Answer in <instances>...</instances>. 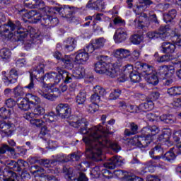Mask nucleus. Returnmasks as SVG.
<instances>
[{"label":"nucleus","instance_id":"obj_1","mask_svg":"<svg viewBox=\"0 0 181 181\" xmlns=\"http://www.w3.org/2000/svg\"><path fill=\"white\" fill-rule=\"evenodd\" d=\"M69 125L74 128H80L81 134H87L88 137H83V141L87 145L86 155L92 160L98 162L101 160L103 148H110L114 152H119L121 146L117 142H112L107 139L108 129L100 126L93 127L87 129L88 122L81 114L74 115L69 121Z\"/></svg>","mask_w":181,"mask_h":181},{"label":"nucleus","instance_id":"obj_2","mask_svg":"<svg viewBox=\"0 0 181 181\" xmlns=\"http://www.w3.org/2000/svg\"><path fill=\"white\" fill-rule=\"evenodd\" d=\"M2 32L3 33H9L10 35H12V32H17L21 39H25L28 37V33L33 35L35 28H33L32 26H28V28H23L21 21H16L12 22L10 21L7 24L3 25Z\"/></svg>","mask_w":181,"mask_h":181},{"label":"nucleus","instance_id":"obj_3","mask_svg":"<svg viewBox=\"0 0 181 181\" xmlns=\"http://www.w3.org/2000/svg\"><path fill=\"white\" fill-rule=\"evenodd\" d=\"M169 30L170 27L169 25L160 26L158 31H149L146 33V37L148 39H161L162 40H166L169 36Z\"/></svg>","mask_w":181,"mask_h":181},{"label":"nucleus","instance_id":"obj_4","mask_svg":"<svg viewBox=\"0 0 181 181\" xmlns=\"http://www.w3.org/2000/svg\"><path fill=\"white\" fill-rule=\"evenodd\" d=\"M63 173L66 175V179L67 181H88V178L83 173H79V176L77 178L76 174H74V170L69 165H64L62 169Z\"/></svg>","mask_w":181,"mask_h":181},{"label":"nucleus","instance_id":"obj_5","mask_svg":"<svg viewBox=\"0 0 181 181\" xmlns=\"http://www.w3.org/2000/svg\"><path fill=\"white\" fill-rule=\"evenodd\" d=\"M52 11H54V13H58V15H60L62 18L68 19L69 22H72L74 7H70L69 6H63L61 7L54 6L52 7Z\"/></svg>","mask_w":181,"mask_h":181},{"label":"nucleus","instance_id":"obj_6","mask_svg":"<svg viewBox=\"0 0 181 181\" xmlns=\"http://www.w3.org/2000/svg\"><path fill=\"white\" fill-rule=\"evenodd\" d=\"M24 4L27 8H30L31 9L37 8L44 13L49 12V7L46 6L45 1L42 0H25Z\"/></svg>","mask_w":181,"mask_h":181},{"label":"nucleus","instance_id":"obj_7","mask_svg":"<svg viewBox=\"0 0 181 181\" xmlns=\"http://www.w3.org/2000/svg\"><path fill=\"white\" fill-rule=\"evenodd\" d=\"M54 57H55L57 60H60L62 66L67 70H71L74 67L73 59H71V57L69 55H64L63 57L59 52H55L54 53Z\"/></svg>","mask_w":181,"mask_h":181},{"label":"nucleus","instance_id":"obj_8","mask_svg":"<svg viewBox=\"0 0 181 181\" xmlns=\"http://www.w3.org/2000/svg\"><path fill=\"white\" fill-rule=\"evenodd\" d=\"M93 93L90 96V101L95 104H98L101 101V97H104L107 94L105 89L100 86L94 87Z\"/></svg>","mask_w":181,"mask_h":181},{"label":"nucleus","instance_id":"obj_9","mask_svg":"<svg viewBox=\"0 0 181 181\" xmlns=\"http://www.w3.org/2000/svg\"><path fill=\"white\" fill-rule=\"evenodd\" d=\"M134 66L137 71H139L144 77L153 73V67L146 63L136 62Z\"/></svg>","mask_w":181,"mask_h":181},{"label":"nucleus","instance_id":"obj_10","mask_svg":"<svg viewBox=\"0 0 181 181\" xmlns=\"http://www.w3.org/2000/svg\"><path fill=\"white\" fill-rule=\"evenodd\" d=\"M57 115L62 119L69 118L71 114V109L67 104L61 103L56 107Z\"/></svg>","mask_w":181,"mask_h":181},{"label":"nucleus","instance_id":"obj_11","mask_svg":"<svg viewBox=\"0 0 181 181\" xmlns=\"http://www.w3.org/2000/svg\"><path fill=\"white\" fill-rule=\"evenodd\" d=\"M122 163H124L122 158L121 156H115L104 163V167L106 168V169L114 170L117 166H122Z\"/></svg>","mask_w":181,"mask_h":181},{"label":"nucleus","instance_id":"obj_12","mask_svg":"<svg viewBox=\"0 0 181 181\" xmlns=\"http://www.w3.org/2000/svg\"><path fill=\"white\" fill-rule=\"evenodd\" d=\"M9 76H4L2 80L6 86H10V84H15L18 81V77L19 72L15 68H12L9 72Z\"/></svg>","mask_w":181,"mask_h":181},{"label":"nucleus","instance_id":"obj_13","mask_svg":"<svg viewBox=\"0 0 181 181\" xmlns=\"http://www.w3.org/2000/svg\"><path fill=\"white\" fill-rule=\"evenodd\" d=\"M13 124L0 121V131L3 136H11L15 131L13 129Z\"/></svg>","mask_w":181,"mask_h":181},{"label":"nucleus","instance_id":"obj_14","mask_svg":"<svg viewBox=\"0 0 181 181\" xmlns=\"http://www.w3.org/2000/svg\"><path fill=\"white\" fill-rule=\"evenodd\" d=\"M164 153L163 147L158 144L150 151L149 154L154 160H160L163 158Z\"/></svg>","mask_w":181,"mask_h":181},{"label":"nucleus","instance_id":"obj_15","mask_svg":"<svg viewBox=\"0 0 181 181\" xmlns=\"http://www.w3.org/2000/svg\"><path fill=\"white\" fill-rule=\"evenodd\" d=\"M41 25L42 26H45V28H49V26H55L59 23V18H53L49 15H44L41 17Z\"/></svg>","mask_w":181,"mask_h":181},{"label":"nucleus","instance_id":"obj_16","mask_svg":"<svg viewBox=\"0 0 181 181\" xmlns=\"http://www.w3.org/2000/svg\"><path fill=\"white\" fill-rule=\"evenodd\" d=\"M135 145L139 146V148H146L153 141V139H148V137H145L144 136H139L134 138Z\"/></svg>","mask_w":181,"mask_h":181},{"label":"nucleus","instance_id":"obj_17","mask_svg":"<svg viewBox=\"0 0 181 181\" xmlns=\"http://www.w3.org/2000/svg\"><path fill=\"white\" fill-rule=\"evenodd\" d=\"M128 34L124 28H119L114 35V40L116 43H122L127 40Z\"/></svg>","mask_w":181,"mask_h":181},{"label":"nucleus","instance_id":"obj_18","mask_svg":"<svg viewBox=\"0 0 181 181\" xmlns=\"http://www.w3.org/2000/svg\"><path fill=\"white\" fill-rule=\"evenodd\" d=\"M90 59V55H88V52L86 51H78L75 57V63L78 64H86L87 62Z\"/></svg>","mask_w":181,"mask_h":181},{"label":"nucleus","instance_id":"obj_19","mask_svg":"<svg viewBox=\"0 0 181 181\" xmlns=\"http://www.w3.org/2000/svg\"><path fill=\"white\" fill-rule=\"evenodd\" d=\"M57 71L59 74H61L65 84H69V83H73L74 81V75L70 74L69 71L60 68H57Z\"/></svg>","mask_w":181,"mask_h":181},{"label":"nucleus","instance_id":"obj_20","mask_svg":"<svg viewBox=\"0 0 181 181\" xmlns=\"http://www.w3.org/2000/svg\"><path fill=\"white\" fill-rule=\"evenodd\" d=\"M170 136H172V133L170 130H166L160 134L158 137V141L161 142V144H165L168 146H170L173 143L170 142Z\"/></svg>","mask_w":181,"mask_h":181},{"label":"nucleus","instance_id":"obj_21","mask_svg":"<svg viewBox=\"0 0 181 181\" xmlns=\"http://www.w3.org/2000/svg\"><path fill=\"white\" fill-rule=\"evenodd\" d=\"M34 107L35 109L33 113L27 112L25 116H24L26 119H29V118H33V117H39V115H43L45 114V110L43 108V107L40 106V105H37Z\"/></svg>","mask_w":181,"mask_h":181},{"label":"nucleus","instance_id":"obj_22","mask_svg":"<svg viewBox=\"0 0 181 181\" xmlns=\"http://www.w3.org/2000/svg\"><path fill=\"white\" fill-rule=\"evenodd\" d=\"M86 7L89 9H95V11H103L104 2H103V0H90Z\"/></svg>","mask_w":181,"mask_h":181},{"label":"nucleus","instance_id":"obj_23","mask_svg":"<svg viewBox=\"0 0 181 181\" xmlns=\"http://www.w3.org/2000/svg\"><path fill=\"white\" fill-rule=\"evenodd\" d=\"M17 105L20 110L22 111H29L30 108H32V106H30V104L28 101V99L20 98L17 100Z\"/></svg>","mask_w":181,"mask_h":181},{"label":"nucleus","instance_id":"obj_24","mask_svg":"<svg viewBox=\"0 0 181 181\" xmlns=\"http://www.w3.org/2000/svg\"><path fill=\"white\" fill-rule=\"evenodd\" d=\"M133 72L134 66L131 64L126 65L123 69V74L122 75V77L118 78L119 83H124V81L127 80V76H131Z\"/></svg>","mask_w":181,"mask_h":181},{"label":"nucleus","instance_id":"obj_25","mask_svg":"<svg viewBox=\"0 0 181 181\" xmlns=\"http://www.w3.org/2000/svg\"><path fill=\"white\" fill-rule=\"evenodd\" d=\"M161 47L163 49V53H166L167 54H170L175 52V49H176V45L175 44L171 43L170 42H164L161 45Z\"/></svg>","mask_w":181,"mask_h":181},{"label":"nucleus","instance_id":"obj_26","mask_svg":"<svg viewBox=\"0 0 181 181\" xmlns=\"http://www.w3.org/2000/svg\"><path fill=\"white\" fill-rule=\"evenodd\" d=\"M25 98L28 101L30 107H36L41 103L40 98L32 93L26 94Z\"/></svg>","mask_w":181,"mask_h":181},{"label":"nucleus","instance_id":"obj_27","mask_svg":"<svg viewBox=\"0 0 181 181\" xmlns=\"http://www.w3.org/2000/svg\"><path fill=\"white\" fill-rule=\"evenodd\" d=\"M4 181H15L16 179V174L15 172L9 170V168H4L3 170Z\"/></svg>","mask_w":181,"mask_h":181},{"label":"nucleus","instance_id":"obj_28","mask_svg":"<svg viewBox=\"0 0 181 181\" xmlns=\"http://www.w3.org/2000/svg\"><path fill=\"white\" fill-rule=\"evenodd\" d=\"M153 108V102L152 101V100H147L144 103H141L137 107V111H151V110H152Z\"/></svg>","mask_w":181,"mask_h":181},{"label":"nucleus","instance_id":"obj_29","mask_svg":"<svg viewBox=\"0 0 181 181\" xmlns=\"http://www.w3.org/2000/svg\"><path fill=\"white\" fill-rule=\"evenodd\" d=\"M131 56V51L125 49H117L115 51V57L117 59H127Z\"/></svg>","mask_w":181,"mask_h":181},{"label":"nucleus","instance_id":"obj_30","mask_svg":"<svg viewBox=\"0 0 181 181\" xmlns=\"http://www.w3.org/2000/svg\"><path fill=\"white\" fill-rule=\"evenodd\" d=\"M105 44V39L104 37H100L95 39L91 45H89V49H96L98 50L100 49H103L104 47V45Z\"/></svg>","mask_w":181,"mask_h":181},{"label":"nucleus","instance_id":"obj_31","mask_svg":"<svg viewBox=\"0 0 181 181\" xmlns=\"http://www.w3.org/2000/svg\"><path fill=\"white\" fill-rule=\"evenodd\" d=\"M108 66L109 65L107 64V62H98L95 64V71H96V73H99L100 74H105Z\"/></svg>","mask_w":181,"mask_h":181},{"label":"nucleus","instance_id":"obj_32","mask_svg":"<svg viewBox=\"0 0 181 181\" xmlns=\"http://www.w3.org/2000/svg\"><path fill=\"white\" fill-rule=\"evenodd\" d=\"M176 15H177L176 9H172L168 11V13H163V21L165 23H169V22H173V19L176 18Z\"/></svg>","mask_w":181,"mask_h":181},{"label":"nucleus","instance_id":"obj_33","mask_svg":"<svg viewBox=\"0 0 181 181\" xmlns=\"http://www.w3.org/2000/svg\"><path fill=\"white\" fill-rule=\"evenodd\" d=\"M105 74L110 77L111 78H115L119 74L118 69L115 68L112 64L108 65Z\"/></svg>","mask_w":181,"mask_h":181},{"label":"nucleus","instance_id":"obj_34","mask_svg":"<svg viewBox=\"0 0 181 181\" xmlns=\"http://www.w3.org/2000/svg\"><path fill=\"white\" fill-rule=\"evenodd\" d=\"M6 168L14 170V172H19L21 167H18V162L13 160H5Z\"/></svg>","mask_w":181,"mask_h":181},{"label":"nucleus","instance_id":"obj_35","mask_svg":"<svg viewBox=\"0 0 181 181\" xmlns=\"http://www.w3.org/2000/svg\"><path fill=\"white\" fill-rule=\"evenodd\" d=\"M77 42L74 38H68L65 45L66 52H73L76 49Z\"/></svg>","mask_w":181,"mask_h":181},{"label":"nucleus","instance_id":"obj_36","mask_svg":"<svg viewBox=\"0 0 181 181\" xmlns=\"http://www.w3.org/2000/svg\"><path fill=\"white\" fill-rule=\"evenodd\" d=\"M130 129H125L124 135L125 136H131V135H135V134H138V125L134 122L130 123Z\"/></svg>","mask_w":181,"mask_h":181},{"label":"nucleus","instance_id":"obj_37","mask_svg":"<svg viewBox=\"0 0 181 181\" xmlns=\"http://www.w3.org/2000/svg\"><path fill=\"white\" fill-rule=\"evenodd\" d=\"M144 78L148 84H152L153 86H156L159 83V80L158 79V76L155 75V74L151 73V74L146 75L144 76Z\"/></svg>","mask_w":181,"mask_h":181},{"label":"nucleus","instance_id":"obj_38","mask_svg":"<svg viewBox=\"0 0 181 181\" xmlns=\"http://www.w3.org/2000/svg\"><path fill=\"white\" fill-rule=\"evenodd\" d=\"M6 152H10L11 155H15V148L11 147L7 144H2L0 146V155H5Z\"/></svg>","mask_w":181,"mask_h":181},{"label":"nucleus","instance_id":"obj_39","mask_svg":"<svg viewBox=\"0 0 181 181\" xmlns=\"http://www.w3.org/2000/svg\"><path fill=\"white\" fill-rule=\"evenodd\" d=\"M160 119L165 124H174V122H176V118L172 115H163L160 116Z\"/></svg>","mask_w":181,"mask_h":181},{"label":"nucleus","instance_id":"obj_40","mask_svg":"<svg viewBox=\"0 0 181 181\" xmlns=\"http://www.w3.org/2000/svg\"><path fill=\"white\" fill-rule=\"evenodd\" d=\"M87 100V92L86 90L80 91L79 94L76 96V103L79 105H83L86 103Z\"/></svg>","mask_w":181,"mask_h":181},{"label":"nucleus","instance_id":"obj_41","mask_svg":"<svg viewBox=\"0 0 181 181\" xmlns=\"http://www.w3.org/2000/svg\"><path fill=\"white\" fill-rule=\"evenodd\" d=\"M168 94L171 95V97H175V95H181V86H174L168 88L167 90Z\"/></svg>","mask_w":181,"mask_h":181},{"label":"nucleus","instance_id":"obj_42","mask_svg":"<svg viewBox=\"0 0 181 181\" xmlns=\"http://www.w3.org/2000/svg\"><path fill=\"white\" fill-rule=\"evenodd\" d=\"M163 160H167V162H172L176 159V154L172 151H168L163 156Z\"/></svg>","mask_w":181,"mask_h":181},{"label":"nucleus","instance_id":"obj_43","mask_svg":"<svg viewBox=\"0 0 181 181\" xmlns=\"http://www.w3.org/2000/svg\"><path fill=\"white\" fill-rule=\"evenodd\" d=\"M139 73V71H134L130 74L129 77L132 83H139V81L141 80V75Z\"/></svg>","mask_w":181,"mask_h":181},{"label":"nucleus","instance_id":"obj_44","mask_svg":"<svg viewBox=\"0 0 181 181\" xmlns=\"http://www.w3.org/2000/svg\"><path fill=\"white\" fill-rule=\"evenodd\" d=\"M12 114V110L11 109H6V107H3L0 108V117L1 118H8Z\"/></svg>","mask_w":181,"mask_h":181},{"label":"nucleus","instance_id":"obj_45","mask_svg":"<svg viewBox=\"0 0 181 181\" xmlns=\"http://www.w3.org/2000/svg\"><path fill=\"white\" fill-rule=\"evenodd\" d=\"M80 159H81V155L78 154V153L74 152L68 155V162H78Z\"/></svg>","mask_w":181,"mask_h":181},{"label":"nucleus","instance_id":"obj_46","mask_svg":"<svg viewBox=\"0 0 181 181\" xmlns=\"http://www.w3.org/2000/svg\"><path fill=\"white\" fill-rule=\"evenodd\" d=\"M31 125L36 127L37 128H42L45 122L41 119H30Z\"/></svg>","mask_w":181,"mask_h":181},{"label":"nucleus","instance_id":"obj_47","mask_svg":"<svg viewBox=\"0 0 181 181\" xmlns=\"http://www.w3.org/2000/svg\"><path fill=\"white\" fill-rule=\"evenodd\" d=\"M74 74L77 78H83L86 75V69L83 67H78L74 72Z\"/></svg>","mask_w":181,"mask_h":181},{"label":"nucleus","instance_id":"obj_48","mask_svg":"<svg viewBox=\"0 0 181 181\" xmlns=\"http://www.w3.org/2000/svg\"><path fill=\"white\" fill-rule=\"evenodd\" d=\"M130 62L131 63H135L138 59H139V56H141V52L139 50L134 49L133 52L130 53Z\"/></svg>","mask_w":181,"mask_h":181},{"label":"nucleus","instance_id":"obj_49","mask_svg":"<svg viewBox=\"0 0 181 181\" xmlns=\"http://www.w3.org/2000/svg\"><path fill=\"white\" fill-rule=\"evenodd\" d=\"M141 136H145L146 138L153 139V137L151 133V129H149V126L146 127L141 129Z\"/></svg>","mask_w":181,"mask_h":181},{"label":"nucleus","instance_id":"obj_50","mask_svg":"<svg viewBox=\"0 0 181 181\" xmlns=\"http://www.w3.org/2000/svg\"><path fill=\"white\" fill-rule=\"evenodd\" d=\"M169 69L170 67L166 65L160 66H159L157 73L160 76H166L169 73Z\"/></svg>","mask_w":181,"mask_h":181},{"label":"nucleus","instance_id":"obj_51","mask_svg":"<svg viewBox=\"0 0 181 181\" xmlns=\"http://www.w3.org/2000/svg\"><path fill=\"white\" fill-rule=\"evenodd\" d=\"M0 57L1 59H9L11 57V50L8 48H2L0 50Z\"/></svg>","mask_w":181,"mask_h":181},{"label":"nucleus","instance_id":"obj_52","mask_svg":"<svg viewBox=\"0 0 181 181\" xmlns=\"http://www.w3.org/2000/svg\"><path fill=\"white\" fill-rule=\"evenodd\" d=\"M142 40H144L142 35H134L131 37L132 43H134V45H139Z\"/></svg>","mask_w":181,"mask_h":181},{"label":"nucleus","instance_id":"obj_53","mask_svg":"<svg viewBox=\"0 0 181 181\" xmlns=\"http://www.w3.org/2000/svg\"><path fill=\"white\" fill-rule=\"evenodd\" d=\"M16 97H23L25 95V92H23V88L19 86H16L13 90Z\"/></svg>","mask_w":181,"mask_h":181},{"label":"nucleus","instance_id":"obj_54","mask_svg":"<svg viewBox=\"0 0 181 181\" xmlns=\"http://www.w3.org/2000/svg\"><path fill=\"white\" fill-rule=\"evenodd\" d=\"M122 91L120 89H114V90L110 94L111 100H117L121 95Z\"/></svg>","mask_w":181,"mask_h":181},{"label":"nucleus","instance_id":"obj_55","mask_svg":"<svg viewBox=\"0 0 181 181\" xmlns=\"http://www.w3.org/2000/svg\"><path fill=\"white\" fill-rule=\"evenodd\" d=\"M18 13H20V15H21V16L23 17V19L24 21L26 19H31L30 18V13L28 10L22 9L21 11H18Z\"/></svg>","mask_w":181,"mask_h":181},{"label":"nucleus","instance_id":"obj_56","mask_svg":"<svg viewBox=\"0 0 181 181\" xmlns=\"http://www.w3.org/2000/svg\"><path fill=\"white\" fill-rule=\"evenodd\" d=\"M54 77H56V72L47 73L45 76H41L42 80H45H45L53 81L54 80Z\"/></svg>","mask_w":181,"mask_h":181},{"label":"nucleus","instance_id":"obj_57","mask_svg":"<svg viewBox=\"0 0 181 181\" xmlns=\"http://www.w3.org/2000/svg\"><path fill=\"white\" fill-rule=\"evenodd\" d=\"M30 82L27 86H25V88H28V90H33V88H35V83L33 82V77H35V78H37V75L33 76V74L30 73Z\"/></svg>","mask_w":181,"mask_h":181},{"label":"nucleus","instance_id":"obj_58","mask_svg":"<svg viewBox=\"0 0 181 181\" xmlns=\"http://www.w3.org/2000/svg\"><path fill=\"white\" fill-rule=\"evenodd\" d=\"M34 71L37 73V74H43L45 73V64H40L34 68Z\"/></svg>","mask_w":181,"mask_h":181},{"label":"nucleus","instance_id":"obj_59","mask_svg":"<svg viewBox=\"0 0 181 181\" xmlns=\"http://www.w3.org/2000/svg\"><path fill=\"white\" fill-rule=\"evenodd\" d=\"M46 122H55L56 114L53 112H50L47 115Z\"/></svg>","mask_w":181,"mask_h":181},{"label":"nucleus","instance_id":"obj_60","mask_svg":"<svg viewBox=\"0 0 181 181\" xmlns=\"http://www.w3.org/2000/svg\"><path fill=\"white\" fill-rule=\"evenodd\" d=\"M148 128L150 129V132L152 137L154 136V135H156V134H159V132L160 131L159 127L156 125L148 126Z\"/></svg>","mask_w":181,"mask_h":181},{"label":"nucleus","instance_id":"obj_61","mask_svg":"<svg viewBox=\"0 0 181 181\" xmlns=\"http://www.w3.org/2000/svg\"><path fill=\"white\" fill-rule=\"evenodd\" d=\"M88 110L89 112H90L91 114H94L95 111H98V104L92 103V104L89 105Z\"/></svg>","mask_w":181,"mask_h":181},{"label":"nucleus","instance_id":"obj_62","mask_svg":"<svg viewBox=\"0 0 181 181\" xmlns=\"http://www.w3.org/2000/svg\"><path fill=\"white\" fill-rule=\"evenodd\" d=\"M6 105L8 108H13L16 105V102L13 98H9L6 100Z\"/></svg>","mask_w":181,"mask_h":181},{"label":"nucleus","instance_id":"obj_63","mask_svg":"<svg viewBox=\"0 0 181 181\" xmlns=\"http://www.w3.org/2000/svg\"><path fill=\"white\" fill-rule=\"evenodd\" d=\"M158 62H159L160 63H165L166 62H170V55H163L160 57L158 58Z\"/></svg>","mask_w":181,"mask_h":181},{"label":"nucleus","instance_id":"obj_64","mask_svg":"<svg viewBox=\"0 0 181 181\" xmlns=\"http://www.w3.org/2000/svg\"><path fill=\"white\" fill-rule=\"evenodd\" d=\"M40 163L41 166H44L45 168H50V160L47 159H41L40 160Z\"/></svg>","mask_w":181,"mask_h":181}]
</instances>
